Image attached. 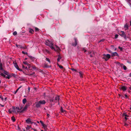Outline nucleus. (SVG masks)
Listing matches in <instances>:
<instances>
[{
    "mask_svg": "<svg viewBox=\"0 0 131 131\" xmlns=\"http://www.w3.org/2000/svg\"><path fill=\"white\" fill-rule=\"evenodd\" d=\"M8 112L10 114H11L12 113V109L11 108H10L8 110Z\"/></svg>",
    "mask_w": 131,
    "mask_h": 131,
    "instance_id": "7c9ffc66",
    "label": "nucleus"
},
{
    "mask_svg": "<svg viewBox=\"0 0 131 131\" xmlns=\"http://www.w3.org/2000/svg\"><path fill=\"white\" fill-rule=\"evenodd\" d=\"M25 66H26V65H22V67L23 68H24L25 69Z\"/></svg>",
    "mask_w": 131,
    "mask_h": 131,
    "instance_id": "de8ad7c7",
    "label": "nucleus"
},
{
    "mask_svg": "<svg viewBox=\"0 0 131 131\" xmlns=\"http://www.w3.org/2000/svg\"><path fill=\"white\" fill-rule=\"evenodd\" d=\"M127 117H125V120L126 121L127 120Z\"/></svg>",
    "mask_w": 131,
    "mask_h": 131,
    "instance_id": "603ef678",
    "label": "nucleus"
},
{
    "mask_svg": "<svg viewBox=\"0 0 131 131\" xmlns=\"http://www.w3.org/2000/svg\"><path fill=\"white\" fill-rule=\"evenodd\" d=\"M21 86L19 87L16 90V91L14 93V94H16V93L19 90V89H20L21 88Z\"/></svg>",
    "mask_w": 131,
    "mask_h": 131,
    "instance_id": "cd10ccee",
    "label": "nucleus"
},
{
    "mask_svg": "<svg viewBox=\"0 0 131 131\" xmlns=\"http://www.w3.org/2000/svg\"><path fill=\"white\" fill-rule=\"evenodd\" d=\"M31 125H27V127H26V129H30L31 128Z\"/></svg>",
    "mask_w": 131,
    "mask_h": 131,
    "instance_id": "5701e85b",
    "label": "nucleus"
},
{
    "mask_svg": "<svg viewBox=\"0 0 131 131\" xmlns=\"http://www.w3.org/2000/svg\"><path fill=\"white\" fill-rule=\"evenodd\" d=\"M42 125L44 127H47L46 125L45 124H42Z\"/></svg>",
    "mask_w": 131,
    "mask_h": 131,
    "instance_id": "79ce46f5",
    "label": "nucleus"
},
{
    "mask_svg": "<svg viewBox=\"0 0 131 131\" xmlns=\"http://www.w3.org/2000/svg\"><path fill=\"white\" fill-rule=\"evenodd\" d=\"M46 60L48 61L50 63H51L50 60L49 58H46Z\"/></svg>",
    "mask_w": 131,
    "mask_h": 131,
    "instance_id": "c756f323",
    "label": "nucleus"
},
{
    "mask_svg": "<svg viewBox=\"0 0 131 131\" xmlns=\"http://www.w3.org/2000/svg\"><path fill=\"white\" fill-rule=\"evenodd\" d=\"M62 58V57L60 55H59L58 56V58L57 59V62H58L60 61V60Z\"/></svg>",
    "mask_w": 131,
    "mask_h": 131,
    "instance_id": "a211bd4d",
    "label": "nucleus"
},
{
    "mask_svg": "<svg viewBox=\"0 0 131 131\" xmlns=\"http://www.w3.org/2000/svg\"><path fill=\"white\" fill-rule=\"evenodd\" d=\"M22 53H23L24 54H27L28 55V53L27 52H25L24 51H23L22 52Z\"/></svg>",
    "mask_w": 131,
    "mask_h": 131,
    "instance_id": "e433bc0d",
    "label": "nucleus"
},
{
    "mask_svg": "<svg viewBox=\"0 0 131 131\" xmlns=\"http://www.w3.org/2000/svg\"><path fill=\"white\" fill-rule=\"evenodd\" d=\"M39 30V29L38 28H37V27H36L35 28V31H38Z\"/></svg>",
    "mask_w": 131,
    "mask_h": 131,
    "instance_id": "a19ab883",
    "label": "nucleus"
},
{
    "mask_svg": "<svg viewBox=\"0 0 131 131\" xmlns=\"http://www.w3.org/2000/svg\"><path fill=\"white\" fill-rule=\"evenodd\" d=\"M120 66L121 67L123 66V69L125 70H126L127 69V68L126 67L125 65H124L122 63H121V64H120Z\"/></svg>",
    "mask_w": 131,
    "mask_h": 131,
    "instance_id": "f3484780",
    "label": "nucleus"
},
{
    "mask_svg": "<svg viewBox=\"0 0 131 131\" xmlns=\"http://www.w3.org/2000/svg\"><path fill=\"white\" fill-rule=\"evenodd\" d=\"M15 68L18 70L19 71H22V70L19 68L18 66V65L16 64L15 65Z\"/></svg>",
    "mask_w": 131,
    "mask_h": 131,
    "instance_id": "dca6fc26",
    "label": "nucleus"
},
{
    "mask_svg": "<svg viewBox=\"0 0 131 131\" xmlns=\"http://www.w3.org/2000/svg\"><path fill=\"white\" fill-rule=\"evenodd\" d=\"M131 25V20H130V25Z\"/></svg>",
    "mask_w": 131,
    "mask_h": 131,
    "instance_id": "774afa93",
    "label": "nucleus"
},
{
    "mask_svg": "<svg viewBox=\"0 0 131 131\" xmlns=\"http://www.w3.org/2000/svg\"><path fill=\"white\" fill-rule=\"evenodd\" d=\"M128 1L129 2H131V0H128Z\"/></svg>",
    "mask_w": 131,
    "mask_h": 131,
    "instance_id": "0e129e2a",
    "label": "nucleus"
},
{
    "mask_svg": "<svg viewBox=\"0 0 131 131\" xmlns=\"http://www.w3.org/2000/svg\"><path fill=\"white\" fill-rule=\"evenodd\" d=\"M40 103L41 104H44L46 103V102L44 100H40L39 101Z\"/></svg>",
    "mask_w": 131,
    "mask_h": 131,
    "instance_id": "2eb2a0df",
    "label": "nucleus"
},
{
    "mask_svg": "<svg viewBox=\"0 0 131 131\" xmlns=\"http://www.w3.org/2000/svg\"><path fill=\"white\" fill-rule=\"evenodd\" d=\"M0 98L1 99L2 101H4V99L2 95H0Z\"/></svg>",
    "mask_w": 131,
    "mask_h": 131,
    "instance_id": "72a5a7b5",
    "label": "nucleus"
},
{
    "mask_svg": "<svg viewBox=\"0 0 131 131\" xmlns=\"http://www.w3.org/2000/svg\"><path fill=\"white\" fill-rule=\"evenodd\" d=\"M75 71L76 72H78V71H77V70H76V71Z\"/></svg>",
    "mask_w": 131,
    "mask_h": 131,
    "instance_id": "69168bd1",
    "label": "nucleus"
},
{
    "mask_svg": "<svg viewBox=\"0 0 131 131\" xmlns=\"http://www.w3.org/2000/svg\"><path fill=\"white\" fill-rule=\"evenodd\" d=\"M16 46L18 48H20L21 49H27V46L25 45L23 46L19 45L16 44Z\"/></svg>",
    "mask_w": 131,
    "mask_h": 131,
    "instance_id": "423d86ee",
    "label": "nucleus"
},
{
    "mask_svg": "<svg viewBox=\"0 0 131 131\" xmlns=\"http://www.w3.org/2000/svg\"><path fill=\"white\" fill-rule=\"evenodd\" d=\"M0 70H3V72L4 70L3 68L2 64L1 62H0Z\"/></svg>",
    "mask_w": 131,
    "mask_h": 131,
    "instance_id": "6ab92c4d",
    "label": "nucleus"
},
{
    "mask_svg": "<svg viewBox=\"0 0 131 131\" xmlns=\"http://www.w3.org/2000/svg\"><path fill=\"white\" fill-rule=\"evenodd\" d=\"M0 105L2 107H4V105H2L0 103Z\"/></svg>",
    "mask_w": 131,
    "mask_h": 131,
    "instance_id": "3c124183",
    "label": "nucleus"
},
{
    "mask_svg": "<svg viewBox=\"0 0 131 131\" xmlns=\"http://www.w3.org/2000/svg\"><path fill=\"white\" fill-rule=\"evenodd\" d=\"M123 116H125V117H128V116L127 115L126 113H125L123 114Z\"/></svg>",
    "mask_w": 131,
    "mask_h": 131,
    "instance_id": "c9c22d12",
    "label": "nucleus"
},
{
    "mask_svg": "<svg viewBox=\"0 0 131 131\" xmlns=\"http://www.w3.org/2000/svg\"><path fill=\"white\" fill-rule=\"evenodd\" d=\"M50 48L52 50L54 49V48L53 46V45H51L50 46H49Z\"/></svg>",
    "mask_w": 131,
    "mask_h": 131,
    "instance_id": "4c0bfd02",
    "label": "nucleus"
},
{
    "mask_svg": "<svg viewBox=\"0 0 131 131\" xmlns=\"http://www.w3.org/2000/svg\"><path fill=\"white\" fill-rule=\"evenodd\" d=\"M61 112L62 113H63L65 111L63 110L62 107H61Z\"/></svg>",
    "mask_w": 131,
    "mask_h": 131,
    "instance_id": "473e14b6",
    "label": "nucleus"
},
{
    "mask_svg": "<svg viewBox=\"0 0 131 131\" xmlns=\"http://www.w3.org/2000/svg\"><path fill=\"white\" fill-rule=\"evenodd\" d=\"M123 91H125L126 90L127 88L126 86H122L120 88Z\"/></svg>",
    "mask_w": 131,
    "mask_h": 131,
    "instance_id": "9d476101",
    "label": "nucleus"
},
{
    "mask_svg": "<svg viewBox=\"0 0 131 131\" xmlns=\"http://www.w3.org/2000/svg\"><path fill=\"white\" fill-rule=\"evenodd\" d=\"M7 99V97H5L4 99V101H5Z\"/></svg>",
    "mask_w": 131,
    "mask_h": 131,
    "instance_id": "6e6d98bb",
    "label": "nucleus"
},
{
    "mask_svg": "<svg viewBox=\"0 0 131 131\" xmlns=\"http://www.w3.org/2000/svg\"><path fill=\"white\" fill-rule=\"evenodd\" d=\"M45 52L49 53V54H50V51H49L48 50H47V49H45Z\"/></svg>",
    "mask_w": 131,
    "mask_h": 131,
    "instance_id": "c85d7f7f",
    "label": "nucleus"
},
{
    "mask_svg": "<svg viewBox=\"0 0 131 131\" xmlns=\"http://www.w3.org/2000/svg\"><path fill=\"white\" fill-rule=\"evenodd\" d=\"M108 52H109V53H111V54L112 53V52L111 51V50H108Z\"/></svg>",
    "mask_w": 131,
    "mask_h": 131,
    "instance_id": "8fccbe9b",
    "label": "nucleus"
},
{
    "mask_svg": "<svg viewBox=\"0 0 131 131\" xmlns=\"http://www.w3.org/2000/svg\"><path fill=\"white\" fill-rule=\"evenodd\" d=\"M125 96L126 98H127L128 96L126 94H125Z\"/></svg>",
    "mask_w": 131,
    "mask_h": 131,
    "instance_id": "5fc2aeb1",
    "label": "nucleus"
},
{
    "mask_svg": "<svg viewBox=\"0 0 131 131\" xmlns=\"http://www.w3.org/2000/svg\"><path fill=\"white\" fill-rule=\"evenodd\" d=\"M44 66H45L46 67H47V68H48L49 67V66L48 65L46 64V63H45L44 64Z\"/></svg>",
    "mask_w": 131,
    "mask_h": 131,
    "instance_id": "58836bf2",
    "label": "nucleus"
},
{
    "mask_svg": "<svg viewBox=\"0 0 131 131\" xmlns=\"http://www.w3.org/2000/svg\"><path fill=\"white\" fill-rule=\"evenodd\" d=\"M36 103V106L38 108V107H40L41 104L39 102H38Z\"/></svg>",
    "mask_w": 131,
    "mask_h": 131,
    "instance_id": "f8f14e48",
    "label": "nucleus"
},
{
    "mask_svg": "<svg viewBox=\"0 0 131 131\" xmlns=\"http://www.w3.org/2000/svg\"><path fill=\"white\" fill-rule=\"evenodd\" d=\"M22 108H21L20 109L18 107H17L15 108L13 106L11 108L12 112L16 113L20 111Z\"/></svg>",
    "mask_w": 131,
    "mask_h": 131,
    "instance_id": "f03ea898",
    "label": "nucleus"
},
{
    "mask_svg": "<svg viewBox=\"0 0 131 131\" xmlns=\"http://www.w3.org/2000/svg\"><path fill=\"white\" fill-rule=\"evenodd\" d=\"M104 40V39H102V40H101L100 41H99V42L100 43L102 41L103 42Z\"/></svg>",
    "mask_w": 131,
    "mask_h": 131,
    "instance_id": "37998d69",
    "label": "nucleus"
},
{
    "mask_svg": "<svg viewBox=\"0 0 131 131\" xmlns=\"http://www.w3.org/2000/svg\"><path fill=\"white\" fill-rule=\"evenodd\" d=\"M74 39L75 41V43H72V45L73 46L75 47L78 44V40L76 38H74Z\"/></svg>",
    "mask_w": 131,
    "mask_h": 131,
    "instance_id": "6e6552de",
    "label": "nucleus"
},
{
    "mask_svg": "<svg viewBox=\"0 0 131 131\" xmlns=\"http://www.w3.org/2000/svg\"><path fill=\"white\" fill-rule=\"evenodd\" d=\"M17 32L16 31H15L13 33V35H17Z\"/></svg>",
    "mask_w": 131,
    "mask_h": 131,
    "instance_id": "f704fd0d",
    "label": "nucleus"
},
{
    "mask_svg": "<svg viewBox=\"0 0 131 131\" xmlns=\"http://www.w3.org/2000/svg\"><path fill=\"white\" fill-rule=\"evenodd\" d=\"M124 28L125 30H126L128 29V26L127 24H126L124 26Z\"/></svg>",
    "mask_w": 131,
    "mask_h": 131,
    "instance_id": "aec40b11",
    "label": "nucleus"
},
{
    "mask_svg": "<svg viewBox=\"0 0 131 131\" xmlns=\"http://www.w3.org/2000/svg\"><path fill=\"white\" fill-rule=\"evenodd\" d=\"M40 122L42 124H42H44L43 122L42 121H40Z\"/></svg>",
    "mask_w": 131,
    "mask_h": 131,
    "instance_id": "09e8293b",
    "label": "nucleus"
},
{
    "mask_svg": "<svg viewBox=\"0 0 131 131\" xmlns=\"http://www.w3.org/2000/svg\"><path fill=\"white\" fill-rule=\"evenodd\" d=\"M103 56V59H104L106 61H107L111 58V56L109 54H104Z\"/></svg>",
    "mask_w": 131,
    "mask_h": 131,
    "instance_id": "7ed1b4c3",
    "label": "nucleus"
},
{
    "mask_svg": "<svg viewBox=\"0 0 131 131\" xmlns=\"http://www.w3.org/2000/svg\"><path fill=\"white\" fill-rule=\"evenodd\" d=\"M83 50H84V52H85L86 51V49H83Z\"/></svg>",
    "mask_w": 131,
    "mask_h": 131,
    "instance_id": "864d4df0",
    "label": "nucleus"
},
{
    "mask_svg": "<svg viewBox=\"0 0 131 131\" xmlns=\"http://www.w3.org/2000/svg\"><path fill=\"white\" fill-rule=\"evenodd\" d=\"M11 119L12 120L13 122H14L15 121V118L14 116H13L12 117Z\"/></svg>",
    "mask_w": 131,
    "mask_h": 131,
    "instance_id": "393cba45",
    "label": "nucleus"
},
{
    "mask_svg": "<svg viewBox=\"0 0 131 131\" xmlns=\"http://www.w3.org/2000/svg\"><path fill=\"white\" fill-rule=\"evenodd\" d=\"M129 88L131 90V86L129 87Z\"/></svg>",
    "mask_w": 131,
    "mask_h": 131,
    "instance_id": "680f3d73",
    "label": "nucleus"
},
{
    "mask_svg": "<svg viewBox=\"0 0 131 131\" xmlns=\"http://www.w3.org/2000/svg\"><path fill=\"white\" fill-rule=\"evenodd\" d=\"M118 35H117V34H116L115 35V38L116 39L118 37Z\"/></svg>",
    "mask_w": 131,
    "mask_h": 131,
    "instance_id": "c03bdc74",
    "label": "nucleus"
},
{
    "mask_svg": "<svg viewBox=\"0 0 131 131\" xmlns=\"http://www.w3.org/2000/svg\"><path fill=\"white\" fill-rule=\"evenodd\" d=\"M71 69L72 71H76V69L74 68H71Z\"/></svg>",
    "mask_w": 131,
    "mask_h": 131,
    "instance_id": "a18cd8bd",
    "label": "nucleus"
},
{
    "mask_svg": "<svg viewBox=\"0 0 131 131\" xmlns=\"http://www.w3.org/2000/svg\"><path fill=\"white\" fill-rule=\"evenodd\" d=\"M30 88L29 87H28V90L29 92L30 91Z\"/></svg>",
    "mask_w": 131,
    "mask_h": 131,
    "instance_id": "4d7b16f0",
    "label": "nucleus"
},
{
    "mask_svg": "<svg viewBox=\"0 0 131 131\" xmlns=\"http://www.w3.org/2000/svg\"><path fill=\"white\" fill-rule=\"evenodd\" d=\"M59 96H57L55 98V102H59Z\"/></svg>",
    "mask_w": 131,
    "mask_h": 131,
    "instance_id": "9b49d317",
    "label": "nucleus"
},
{
    "mask_svg": "<svg viewBox=\"0 0 131 131\" xmlns=\"http://www.w3.org/2000/svg\"><path fill=\"white\" fill-rule=\"evenodd\" d=\"M47 116L48 117H49V115L48 114H47Z\"/></svg>",
    "mask_w": 131,
    "mask_h": 131,
    "instance_id": "bf43d9fd",
    "label": "nucleus"
},
{
    "mask_svg": "<svg viewBox=\"0 0 131 131\" xmlns=\"http://www.w3.org/2000/svg\"><path fill=\"white\" fill-rule=\"evenodd\" d=\"M26 122L28 124H32L33 123V122H32L31 121L30 119L29 118H28L26 120Z\"/></svg>",
    "mask_w": 131,
    "mask_h": 131,
    "instance_id": "1a4fd4ad",
    "label": "nucleus"
},
{
    "mask_svg": "<svg viewBox=\"0 0 131 131\" xmlns=\"http://www.w3.org/2000/svg\"><path fill=\"white\" fill-rule=\"evenodd\" d=\"M57 65L61 69L63 68V67L61 65H59L58 63H57Z\"/></svg>",
    "mask_w": 131,
    "mask_h": 131,
    "instance_id": "a878e982",
    "label": "nucleus"
},
{
    "mask_svg": "<svg viewBox=\"0 0 131 131\" xmlns=\"http://www.w3.org/2000/svg\"><path fill=\"white\" fill-rule=\"evenodd\" d=\"M29 106V104H27L25 105L24 107V108L20 112H23L25 111L26 110L28 107Z\"/></svg>",
    "mask_w": 131,
    "mask_h": 131,
    "instance_id": "0eeeda50",
    "label": "nucleus"
},
{
    "mask_svg": "<svg viewBox=\"0 0 131 131\" xmlns=\"http://www.w3.org/2000/svg\"><path fill=\"white\" fill-rule=\"evenodd\" d=\"M116 56H118V54L117 52H115L113 53L112 52V57H114Z\"/></svg>",
    "mask_w": 131,
    "mask_h": 131,
    "instance_id": "ddd939ff",
    "label": "nucleus"
},
{
    "mask_svg": "<svg viewBox=\"0 0 131 131\" xmlns=\"http://www.w3.org/2000/svg\"><path fill=\"white\" fill-rule=\"evenodd\" d=\"M45 44L46 45L49 46L53 45V43L51 41H49L48 40H46V41Z\"/></svg>",
    "mask_w": 131,
    "mask_h": 131,
    "instance_id": "39448f33",
    "label": "nucleus"
},
{
    "mask_svg": "<svg viewBox=\"0 0 131 131\" xmlns=\"http://www.w3.org/2000/svg\"><path fill=\"white\" fill-rule=\"evenodd\" d=\"M118 48L121 51H122L123 50V48L122 47H121L120 46L118 47Z\"/></svg>",
    "mask_w": 131,
    "mask_h": 131,
    "instance_id": "ea45409f",
    "label": "nucleus"
},
{
    "mask_svg": "<svg viewBox=\"0 0 131 131\" xmlns=\"http://www.w3.org/2000/svg\"><path fill=\"white\" fill-rule=\"evenodd\" d=\"M23 63L24 64H25L26 66H27L28 67V68L29 69L30 68V65L27 62H24Z\"/></svg>",
    "mask_w": 131,
    "mask_h": 131,
    "instance_id": "4468645a",
    "label": "nucleus"
},
{
    "mask_svg": "<svg viewBox=\"0 0 131 131\" xmlns=\"http://www.w3.org/2000/svg\"><path fill=\"white\" fill-rule=\"evenodd\" d=\"M56 49H55L54 50H55L56 51H59L60 50V49L58 47H57V46L56 47Z\"/></svg>",
    "mask_w": 131,
    "mask_h": 131,
    "instance_id": "bb28decb",
    "label": "nucleus"
},
{
    "mask_svg": "<svg viewBox=\"0 0 131 131\" xmlns=\"http://www.w3.org/2000/svg\"><path fill=\"white\" fill-rule=\"evenodd\" d=\"M90 56L91 57H93L92 56L91 54L90 55Z\"/></svg>",
    "mask_w": 131,
    "mask_h": 131,
    "instance_id": "052dcab7",
    "label": "nucleus"
},
{
    "mask_svg": "<svg viewBox=\"0 0 131 131\" xmlns=\"http://www.w3.org/2000/svg\"><path fill=\"white\" fill-rule=\"evenodd\" d=\"M28 68V66H26L24 69H27Z\"/></svg>",
    "mask_w": 131,
    "mask_h": 131,
    "instance_id": "49530a36",
    "label": "nucleus"
},
{
    "mask_svg": "<svg viewBox=\"0 0 131 131\" xmlns=\"http://www.w3.org/2000/svg\"><path fill=\"white\" fill-rule=\"evenodd\" d=\"M130 77H131V73H130V75H129Z\"/></svg>",
    "mask_w": 131,
    "mask_h": 131,
    "instance_id": "338daca9",
    "label": "nucleus"
},
{
    "mask_svg": "<svg viewBox=\"0 0 131 131\" xmlns=\"http://www.w3.org/2000/svg\"><path fill=\"white\" fill-rule=\"evenodd\" d=\"M79 73L80 74V75L81 77H83V73L81 71L79 72Z\"/></svg>",
    "mask_w": 131,
    "mask_h": 131,
    "instance_id": "b1692460",
    "label": "nucleus"
},
{
    "mask_svg": "<svg viewBox=\"0 0 131 131\" xmlns=\"http://www.w3.org/2000/svg\"><path fill=\"white\" fill-rule=\"evenodd\" d=\"M33 68L34 69H36V67L35 66H34V67H33Z\"/></svg>",
    "mask_w": 131,
    "mask_h": 131,
    "instance_id": "13d9d810",
    "label": "nucleus"
},
{
    "mask_svg": "<svg viewBox=\"0 0 131 131\" xmlns=\"http://www.w3.org/2000/svg\"><path fill=\"white\" fill-rule=\"evenodd\" d=\"M3 72L5 75H7V76H6L5 78L6 79H9L12 77H15L16 76V75L12 73L11 74H9L8 72L5 70H4Z\"/></svg>",
    "mask_w": 131,
    "mask_h": 131,
    "instance_id": "f257e3e1",
    "label": "nucleus"
},
{
    "mask_svg": "<svg viewBox=\"0 0 131 131\" xmlns=\"http://www.w3.org/2000/svg\"><path fill=\"white\" fill-rule=\"evenodd\" d=\"M27 101V100L26 99V98H24L23 100V103L25 104L26 103V102Z\"/></svg>",
    "mask_w": 131,
    "mask_h": 131,
    "instance_id": "4be33fe9",
    "label": "nucleus"
},
{
    "mask_svg": "<svg viewBox=\"0 0 131 131\" xmlns=\"http://www.w3.org/2000/svg\"><path fill=\"white\" fill-rule=\"evenodd\" d=\"M34 32V30L30 28L29 29V32L31 34H33Z\"/></svg>",
    "mask_w": 131,
    "mask_h": 131,
    "instance_id": "412c9836",
    "label": "nucleus"
},
{
    "mask_svg": "<svg viewBox=\"0 0 131 131\" xmlns=\"http://www.w3.org/2000/svg\"><path fill=\"white\" fill-rule=\"evenodd\" d=\"M33 130L34 131H37L36 129H33Z\"/></svg>",
    "mask_w": 131,
    "mask_h": 131,
    "instance_id": "e2e57ef3",
    "label": "nucleus"
},
{
    "mask_svg": "<svg viewBox=\"0 0 131 131\" xmlns=\"http://www.w3.org/2000/svg\"><path fill=\"white\" fill-rule=\"evenodd\" d=\"M119 34L121 37H123L125 39L126 38V35L124 31H119Z\"/></svg>",
    "mask_w": 131,
    "mask_h": 131,
    "instance_id": "20e7f679",
    "label": "nucleus"
},
{
    "mask_svg": "<svg viewBox=\"0 0 131 131\" xmlns=\"http://www.w3.org/2000/svg\"><path fill=\"white\" fill-rule=\"evenodd\" d=\"M115 63L116 64H117L118 66H120V64H121L119 62L117 61L115 62Z\"/></svg>",
    "mask_w": 131,
    "mask_h": 131,
    "instance_id": "2f4dec72",
    "label": "nucleus"
}]
</instances>
